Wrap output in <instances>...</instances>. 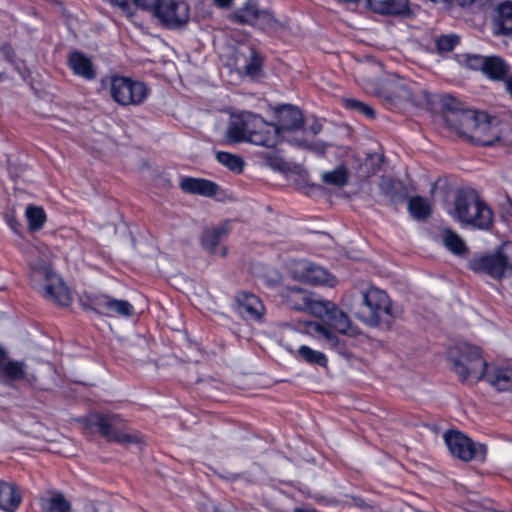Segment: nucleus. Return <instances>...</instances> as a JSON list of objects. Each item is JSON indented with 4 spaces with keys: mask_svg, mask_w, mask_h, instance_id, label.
<instances>
[{
    "mask_svg": "<svg viewBox=\"0 0 512 512\" xmlns=\"http://www.w3.org/2000/svg\"><path fill=\"white\" fill-rule=\"evenodd\" d=\"M289 269L295 279L307 284L333 287L337 282L336 278L323 267L306 259L292 262Z\"/></svg>",
    "mask_w": 512,
    "mask_h": 512,
    "instance_id": "nucleus-10",
    "label": "nucleus"
},
{
    "mask_svg": "<svg viewBox=\"0 0 512 512\" xmlns=\"http://www.w3.org/2000/svg\"><path fill=\"white\" fill-rule=\"evenodd\" d=\"M21 501V491L15 484L0 480V509L6 512H14Z\"/></svg>",
    "mask_w": 512,
    "mask_h": 512,
    "instance_id": "nucleus-21",
    "label": "nucleus"
},
{
    "mask_svg": "<svg viewBox=\"0 0 512 512\" xmlns=\"http://www.w3.org/2000/svg\"><path fill=\"white\" fill-rule=\"evenodd\" d=\"M469 267L498 280L512 276V241L504 242L491 254L471 259Z\"/></svg>",
    "mask_w": 512,
    "mask_h": 512,
    "instance_id": "nucleus-5",
    "label": "nucleus"
},
{
    "mask_svg": "<svg viewBox=\"0 0 512 512\" xmlns=\"http://www.w3.org/2000/svg\"><path fill=\"white\" fill-rule=\"evenodd\" d=\"M254 114H241L233 117L226 130V140L229 143L249 142L252 130V117Z\"/></svg>",
    "mask_w": 512,
    "mask_h": 512,
    "instance_id": "nucleus-15",
    "label": "nucleus"
},
{
    "mask_svg": "<svg viewBox=\"0 0 512 512\" xmlns=\"http://www.w3.org/2000/svg\"><path fill=\"white\" fill-rule=\"evenodd\" d=\"M304 332L331 349H336L340 345L338 336L327 324L308 322L304 326Z\"/></svg>",
    "mask_w": 512,
    "mask_h": 512,
    "instance_id": "nucleus-20",
    "label": "nucleus"
},
{
    "mask_svg": "<svg viewBox=\"0 0 512 512\" xmlns=\"http://www.w3.org/2000/svg\"><path fill=\"white\" fill-rule=\"evenodd\" d=\"M296 144L299 146L307 147L317 153H323L325 151V145L323 143L310 144L306 140H296Z\"/></svg>",
    "mask_w": 512,
    "mask_h": 512,
    "instance_id": "nucleus-43",
    "label": "nucleus"
},
{
    "mask_svg": "<svg viewBox=\"0 0 512 512\" xmlns=\"http://www.w3.org/2000/svg\"><path fill=\"white\" fill-rule=\"evenodd\" d=\"M251 124L249 142L254 145L272 148L286 138V136L280 135L276 125L266 122L260 116L253 115Z\"/></svg>",
    "mask_w": 512,
    "mask_h": 512,
    "instance_id": "nucleus-12",
    "label": "nucleus"
},
{
    "mask_svg": "<svg viewBox=\"0 0 512 512\" xmlns=\"http://www.w3.org/2000/svg\"><path fill=\"white\" fill-rule=\"evenodd\" d=\"M25 217L28 229L31 232L39 231L46 222V213L40 206L29 205L25 209Z\"/></svg>",
    "mask_w": 512,
    "mask_h": 512,
    "instance_id": "nucleus-30",
    "label": "nucleus"
},
{
    "mask_svg": "<svg viewBox=\"0 0 512 512\" xmlns=\"http://www.w3.org/2000/svg\"><path fill=\"white\" fill-rule=\"evenodd\" d=\"M216 159L219 163L235 173H240L243 170L244 162L238 155L228 152H218L216 154Z\"/></svg>",
    "mask_w": 512,
    "mask_h": 512,
    "instance_id": "nucleus-35",
    "label": "nucleus"
},
{
    "mask_svg": "<svg viewBox=\"0 0 512 512\" xmlns=\"http://www.w3.org/2000/svg\"><path fill=\"white\" fill-rule=\"evenodd\" d=\"M368 7L383 15H401L408 11L406 0H367Z\"/></svg>",
    "mask_w": 512,
    "mask_h": 512,
    "instance_id": "nucleus-25",
    "label": "nucleus"
},
{
    "mask_svg": "<svg viewBox=\"0 0 512 512\" xmlns=\"http://www.w3.org/2000/svg\"><path fill=\"white\" fill-rule=\"evenodd\" d=\"M453 121L455 131L475 144L491 146L501 139L498 120L486 112L462 111L454 114Z\"/></svg>",
    "mask_w": 512,
    "mask_h": 512,
    "instance_id": "nucleus-2",
    "label": "nucleus"
},
{
    "mask_svg": "<svg viewBox=\"0 0 512 512\" xmlns=\"http://www.w3.org/2000/svg\"><path fill=\"white\" fill-rule=\"evenodd\" d=\"M110 5L118 8L124 15L132 18L135 15V0H105Z\"/></svg>",
    "mask_w": 512,
    "mask_h": 512,
    "instance_id": "nucleus-38",
    "label": "nucleus"
},
{
    "mask_svg": "<svg viewBox=\"0 0 512 512\" xmlns=\"http://www.w3.org/2000/svg\"><path fill=\"white\" fill-rule=\"evenodd\" d=\"M453 363L456 374L468 383L482 379L488 366L479 348L466 343L458 346V356L453 358Z\"/></svg>",
    "mask_w": 512,
    "mask_h": 512,
    "instance_id": "nucleus-7",
    "label": "nucleus"
},
{
    "mask_svg": "<svg viewBox=\"0 0 512 512\" xmlns=\"http://www.w3.org/2000/svg\"><path fill=\"white\" fill-rule=\"evenodd\" d=\"M442 241L445 247L452 253L462 255L466 251L464 241L451 230H445L442 234Z\"/></svg>",
    "mask_w": 512,
    "mask_h": 512,
    "instance_id": "nucleus-32",
    "label": "nucleus"
},
{
    "mask_svg": "<svg viewBox=\"0 0 512 512\" xmlns=\"http://www.w3.org/2000/svg\"><path fill=\"white\" fill-rule=\"evenodd\" d=\"M9 225H10V227H11L14 231H16V222H14V221H12V220H11V221H9Z\"/></svg>",
    "mask_w": 512,
    "mask_h": 512,
    "instance_id": "nucleus-49",
    "label": "nucleus"
},
{
    "mask_svg": "<svg viewBox=\"0 0 512 512\" xmlns=\"http://www.w3.org/2000/svg\"><path fill=\"white\" fill-rule=\"evenodd\" d=\"M505 87H506V90L509 92V94L512 96V76H509L505 80Z\"/></svg>",
    "mask_w": 512,
    "mask_h": 512,
    "instance_id": "nucleus-46",
    "label": "nucleus"
},
{
    "mask_svg": "<svg viewBox=\"0 0 512 512\" xmlns=\"http://www.w3.org/2000/svg\"><path fill=\"white\" fill-rule=\"evenodd\" d=\"M233 0H214V3L221 8H226L231 5Z\"/></svg>",
    "mask_w": 512,
    "mask_h": 512,
    "instance_id": "nucleus-45",
    "label": "nucleus"
},
{
    "mask_svg": "<svg viewBox=\"0 0 512 512\" xmlns=\"http://www.w3.org/2000/svg\"><path fill=\"white\" fill-rule=\"evenodd\" d=\"M180 187L186 192L206 197L215 195L218 189V186L212 181L190 177L182 178L180 181Z\"/></svg>",
    "mask_w": 512,
    "mask_h": 512,
    "instance_id": "nucleus-23",
    "label": "nucleus"
},
{
    "mask_svg": "<svg viewBox=\"0 0 512 512\" xmlns=\"http://www.w3.org/2000/svg\"><path fill=\"white\" fill-rule=\"evenodd\" d=\"M346 105H347V107H349L351 109H355L368 117L374 116L373 109L360 101H357L354 99H349L346 101Z\"/></svg>",
    "mask_w": 512,
    "mask_h": 512,
    "instance_id": "nucleus-41",
    "label": "nucleus"
},
{
    "mask_svg": "<svg viewBox=\"0 0 512 512\" xmlns=\"http://www.w3.org/2000/svg\"><path fill=\"white\" fill-rule=\"evenodd\" d=\"M135 13L138 9L156 13L162 0H135Z\"/></svg>",
    "mask_w": 512,
    "mask_h": 512,
    "instance_id": "nucleus-40",
    "label": "nucleus"
},
{
    "mask_svg": "<svg viewBox=\"0 0 512 512\" xmlns=\"http://www.w3.org/2000/svg\"><path fill=\"white\" fill-rule=\"evenodd\" d=\"M148 94L149 90L143 82L124 76H115L110 80V95L120 105H139Z\"/></svg>",
    "mask_w": 512,
    "mask_h": 512,
    "instance_id": "nucleus-8",
    "label": "nucleus"
},
{
    "mask_svg": "<svg viewBox=\"0 0 512 512\" xmlns=\"http://www.w3.org/2000/svg\"><path fill=\"white\" fill-rule=\"evenodd\" d=\"M493 31L497 35H512V3L505 2L498 6L493 21Z\"/></svg>",
    "mask_w": 512,
    "mask_h": 512,
    "instance_id": "nucleus-26",
    "label": "nucleus"
},
{
    "mask_svg": "<svg viewBox=\"0 0 512 512\" xmlns=\"http://www.w3.org/2000/svg\"><path fill=\"white\" fill-rule=\"evenodd\" d=\"M294 512H317L315 510H305V509H301V508H296L294 510Z\"/></svg>",
    "mask_w": 512,
    "mask_h": 512,
    "instance_id": "nucleus-48",
    "label": "nucleus"
},
{
    "mask_svg": "<svg viewBox=\"0 0 512 512\" xmlns=\"http://www.w3.org/2000/svg\"><path fill=\"white\" fill-rule=\"evenodd\" d=\"M322 129L321 124L318 121H314L310 127L308 128V131L313 135H317Z\"/></svg>",
    "mask_w": 512,
    "mask_h": 512,
    "instance_id": "nucleus-44",
    "label": "nucleus"
},
{
    "mask_svg": "<svg viewBox=\"0 0 512 512\" xmlns=\"http://www.w3.org/2000/svg\"><path fill=\"white\" fill-rule=\"evenodd\" d=\"M154 16L165 26L176 28L188 22L190 10L184 0H162Z\"/></svg>",
    "mask_w": 512,
    "mask_h": 512,
    "instance_id": "nucleus-11",
    "label": "nucleus"
},
{
    "mask_svg": "<svg viewBox=\"0 0 512 512\" xmlns=\"http://www.w3.org/2000/svg\"><path fill=\"white\" fill-rule=\"evenodd\" d=\"M485 380L499 391L512 390V366L511 365H490L487 366L484 376Z\"/></svg>",
    "mask_w": 512,
    "mask_h": 512,
    "instance_id": "nucleus-17",
    "label": "nucleus"
},
{
    "mask_svg": "<svg viewBox=\"0 0 512 512\" xmlns=\"http://www.w3.org/2000/svg\"><path fill=\"white\" fill-rule=\"evenodd\" d=\"M401 315V307L394 304L384 290L374 286L362 291V303L355 313L361 322L372 327Z\"/></svg>",
    "mask_w": 512,
    "mask_h": 512,
    "instance_id": "nucleus-3",
    "label": "nucleus"
},
{
    "mask_svg": "<svg viewBox=\"0 0 512 512\" xmlns=\"http://www.w3.org/2000/svg\"><path fill=\"white\" fill-rule=\"evenodd\" d=\"M297 336V332L292 328L284 330L280 339L281 345L299 361H304L310 365L326 366L328 360L324 353L321 351L312 349L307 345H301L299 348H295L291 343L290 338Z\"/></svg>",
    "mask_w": 512,
    "mask_h": 512,
    "instance_id": "nucleus-13",
    "label": "nucleus"
},
{
    "mask_svg": "<svg viewBox=\"0 0 512 512\" xmlns=\"http://www.w3.org/2000/svg\"><path fill=\"white\" fill-rule=\"evenodd\" d=\"M276 116L278 119L277 128H279L280 135L287 132L296 131L303 124V115L301 111L292 105H283L276 109Z\"/></svg>",
    "mask_w": 512,
    "mask_h": 512,
    "instance_id": "nucleus-16",
    "label": "nucleus"
},
{
    "mask_svg": "<svg viewBox=\"0 0 512 512\" xmlns=\"http://www.w3.org/2000/svg\"><path fill=\"white\" fill-rule=\"evenodd\" d=\"M257 18L254 26L261 30L272 31L278 27L277 20L269 11L260 10Z\"/></svg>",
    "mask_w": 512,
    "mask_h": 512,
    "instance_id": "nucleus-37",
    "label": "nucleus"
},
{
    "mask_svg": "<svg viewBox=\"0 0 512 512\" xmlns=\"http://www.w3.org/2000/svg\"><path fill=\"white\" fill-rule=\"evenodd\" d=\"M305 299L308 302H305L306 304H303L302 307L310 308L312 315L322 319L325 324L333 328L336 332L350 337L360 334V330L351 323L348 315L340 310L333 302L329 300Z\"/></svg>",
    "mask_w": 512,
    "mask_h": 512,
    "instance_id": "nucleus-6",
    "label": "nucleus"
},
{
    "mask_svg": "<svg viewBox=\"0 0 512 512\" xmlns=\"http://www.w3.org/2000/svg\"><path fill=\"white\" fill-rule=\"evenodd\" d=\"M95 309L109 317H130L134 313V307L126 300L114 299L107 295H101L94 301Z\"/></svg>",
    "mask_w": 512,
    "mask_h": 512,
    "instance_id": "nucleus-14",
    "label": "nucleus"
},
{
    "mask_svg": "<svg viewBox=\"0 0 512 512\" xmlns=\"http://www.w3.org/2000/svg\"><path fill=\"white\" fill-rule=\"evenodd\" d=\"M458 6L464 7L473 3L474 0H454Z\"/></svg>",
    "mask_w": 512,
    "mask_h": 512,
    "instance_id": "nucleus-47",
    "label": "nucleus"
},
{
    "mask_svg": "<svg viewBox=\"0 0 512 512\" xmlns=\"http://www.w3.org/2000/svg\"><path fill=\"white\" fill-rule=\"evenodd\" d=\"M246 72L251 77H257L260 74L261 70V60L257 56H252L250 61L245 67Z\"/></svg>",
    "mask_w": 512,
    "mask_h": 512,
    "instance_id": "nucleus-42",
    "label": "nucleus"
},
{
    "mask_svg": "<svg viewBox=\"0 0 512 512\" xmlns=\"http://www.w3.org/2000/svg\"><path fill=\"white\" fill-rule=\"evenodd\" d=\"M471 67L480 68L491 79H502L508 72V67L499 57L473 56L469 59Z\"/></svg>",
    "mask_w": 512,
    "mask_h": 512,
    "instance_id": "nucleus-18",
    "label": "nucleus"
},
{
    "mask_svg": "<svg viewBox=\"0 0 512 512\" xmlns=\"http://www.w3.org/2000/svg\"><path fill=\"white\" fill-rule=\"evenodd\" d=\"M309 298L310 300H322L320 297L310 294L306 291H303L298 288H293L290 290L289 294V303L290 305L295 308L296 310H303L308 311L310 313V308L308 307H302L303 304H306V299Z\"/></svg>",
    "mask_w": 512,
    "mask_h": 512,
    "instance_id": "nucleus-33",
    "label": "nucleus"
},
{
    "mask_svg": "<svg viewBox=\"0 0 512 512\" xmlns=\"http://www.w3.org/2000/svg\"><path fill=\"white\" fill-rule=\"evenodd\" d=\"M322 181L329 185L344 186L348 181L347 170L345 167L340 166L330 172H324L322 174Z\"/></svg>",
    "mask_w": 512,
    "mask_h": 512,
    "instance_id": "nucleus-36",
    "label": "nucleus"
},
{
    "mask_svg": "<svg viewBox=\"0 0 512 512\" xmlns=\"http://www.w3.org/2000/svg\"><path fill=\"white\" fill-rule=\"evenodd\" d=\"M444 440L450 453L463 461L485 459L486 447L481 443L473 442L459 431L446 432Z\"/></svg>",
    "mask_w": 512,
    "mask_h": 512,
    "instance_id": "nucleus-9",
    "label": "nucleus"
},
{
    "mask_svg": "<svg viewBox=\"0 0 512 512\" xmlns=\"http://www.w3.org/2000/svg\"><path fill=\"white\" fill-rule=\"evenodd\" d=\"M91 423L97 426L99 432L107 437L119 442H135L136 438L123 432H119L115 428L117 421L116 417H106L102 415H94L91 418Z\"/></svg>",
    "mask_w": 512,
    "mask_h": 512,
    "instance_id": "nucleus-19",
    "label": "nucleus"
},
{
    "mask_svg": "<svg viewBox=\"0 0 512 512\" xmlns=\"http://www.w3.org/2000/svg\"><path fill=\"white\" fill-rule=\"evenodd\" d=\"M4 358V351L0 348V361Z\"/></svg>",
    "mask_w": 512,
    "mask_h": 512,
    "instance_id": "nucleus-50",
    "label": "nucleus"
},
{
    "mask_svg": "<svg viewBox=\"0 0 512 512\" xmlns=\"http://www.w3.org/2000/svg\"><path fill=\"white\" fill-rule=\"evenodd\" d=\"M2 375L10 380H26L28 383H34L36 377L26 373L25 365L18 361H7L1 366Z\"/></svg>",
    "mask_w": 512,
    "mask_h": 512,
    "instance_id": "nucleus-29",
    "label": "nucleus"
},
{
    "mask_svg": "<svg viewBox=\"0 0 512 512\" xmlns=\"http://www.w3.org/2000/svg\"><path fill=\"white\" fill-rule=\"evenodd\" d=\"M260 9L254 3H248L243 8L239 9L234 13V18L243 24H249L254 26L258 19Z\"/></svg>",
    "mask_w": 512,
    "mask_h": 512,
    "instance_id": "nucleus-34",
    "label": "nucleus"
},
{
    "mask_svg": "<svg viewBox=\"0 0 512 512\" xmlns=\"http://www.w3.org/2000/svg\"><path fill=\"white\" fill-rule=\"evenodd\" d=\"M43 512H70L71 503L59 491H47L40 499Z\"/></svg>",
    "mask_w": 512,
    "mask_h": 512,
    "instance_id": "nucleus-24",
    "label": "nucleus"
},
{
    "mask_svg": "<svg viewBox=\"0 0 512 512\" xmlns=\"http://www.w3.org/2000/svg\"><path fill=\"white\" fill-rule=\"evenodd\" d=\"M69 66L73 72L87 80L95 78L91 60L80 52H73L69 57Z\"/></svg>",
    "mask_w": 512,
    "mask_h": 512,
    "instance_id": "nucleus-27",
    "label": "nucleus"
},
{
    "mask_svg": "<svg viewBox=\"0 0 512 512\" xmlns=\"http://www.w3.org/2000/svg\"><path fill=\"white\" fill-rule=\"evenodd\" d=\"M448 213L453 219L479 229L489 228L493 220L491 209L474 191L460 192Z\"/></svg>",
    "mask_w": 512,
    "mask_h": 512,
    "instance_id": "nucleus-4",
    "label": "nucleus"
},
{
    "mask_svg": "<svg viewBox=\"0 0 512 512\" xmlns=\"http://www.w3.org/2000/svg\"><path fill=\"white\" fill-rule=\"evenodd\" d=\"M51 250L44 244L33 246L28 252L30 281L34 289L44 297L60 305L71 300L69 289L50 266Z\"/></svg>",
    "mask_w": 512,
    "mask_h": 512,
    "instance_id": "nucleus-1",
    "label": "nucleus"
},
{
    "mask_svg": "<svg viewBox=\"0 0 512 512\" xmlns=\"http://www.w3.org/2000/svg\"><path fill=\"white\" fill-rule=\"evenodd\" d=\"M228 233L226 225H222L216 228L207 229L202 236L203 247L212 254L225 256L226 248L218 247V244L222 238Z\"/></svg>",
    "mask_w": 512,
    "mask_h": 512,
    "instance_id": "nucleus-22",
    "label": "nucleus"
},
{
    "mask_svg": "<svg viewBox=\"0 0 512 512\" xmlns=\"http://www.w3.org/2000/svg\"><path fill=\"white\" fill-rule=\"evenodd\" d=\"M240 312L252 319H260L264 313L261 300L253 294H242L238 297Z\"/></svg>",
    "mask_w": 512,
    "mask_h": 512,
    "instance_id": "nucleus-28",
    "label": "nucleus"
},
{
    "mask_svg": "<svg viewBox=\"0 0 512 512\" xmlns=\"http://www.w3.org/2000/svg\"><path fill=\"white\" fill-rule=\"evenodd\" d=\"M459 42L456 35H445L437 40V47L441 51H451Z\"/></svg>",
    "mask_w": 512,
    "mask_h": 512,
    "instance_id": "nucleus-39",
    "label": "nucleus"
},
{
    "mask_svg": "<svg viewBox=\"0 0 512 512\" xmlns=\"http://www.w3.org/2000/svg\"><path fill=\"white\" fill-rule=\"evenodd\" d=\"M408 210L414 218L424 219L431 213V204L421 196H414L408 202Z\"/></svg>",
    "mask_w": 512,
    "mask_h": 512,
    "instance_id": "nucleus-31",
    "label": "nucleus"
}]
</instances>
